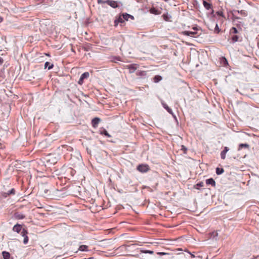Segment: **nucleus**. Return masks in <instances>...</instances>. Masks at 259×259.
Listing matches in <instances>:
<instances>
[{"label":"nucleus","instance_id":"nucleus-1","mask_svg":"<svg viewBox=\"0 0 259 259\" xmlns=\"http://www.w3.org/2000/svg\"><path fill=\"white\" fill-rule=\"evenodd\" d=\"M137 170L141 172H146L149 170V165L147 164H139L137 168Z\"/></svg>","mask_w":259,"mask_h":259},{"label":"nucleus","instance_id":"nucleus-24","mask_svg":"<svg viewBox=\"0 0 259 259\" xmlns=\"http://www.w3.org/2000/svg\"><path fill=\"white\" fill-rule=\"evenodd\" d=\"M238 13H240L242 16H243L244 17H246L247 15V12L243 10L238 11Z\"/></svg>","mask_w":259,"mask_h":259},{"label":"nucleus","instance_id":"nucleus-36","mask_svg":"<svg viewBox=\"0 0 259 259\" xmlns=\"http://www.w3.org/2000/svg\"><path fill=\"white\" fill-rule=\"evenodd\" d=\"M196 29H197V28H196V27H193V30H195Z\"/></svg>","mask_w":259,"mask_h":259},{"label":"nucleus","instance_id":"nucleus-34","mask_svg":"<svg viewBox=\"0 0 259 259\" xmlns=\"http://www.w3.org/2000/svg\"><path fill=\"white\" fill-rule=\"evenodd\" d=\"M157 254H160V255H164V254H166V253H164V252H158Z\"/></svg>","mask_w":259,"mask_h":259},{"label":"nucleus","instance_id":"nucleus-29","mask_svg":"<svg viewBox=\"0 0 259 259\" xmlns=\"http://www.w3.org/2000/svg\"><path fill=\"white\" fill-rule=\"evenodd\" d=\"M217 13L218 16H220L223 17H224V16L223 15V12L222 11H218V12H217Z\"/></svg>","mask_w":259,"mask_h":259},{"label":"nucleus","instance_id":"nucleus-10","mask_svg":"<svg viewBox=\"0 0 259 259\" xmlns=\"http://www.w3.org/2000/svg\"><path fill=\"white\" fill-rule=\"evenodd\" d=\"M100 121V118L96 117L92 119V124L94 127H96Z\"/></svg>","mask_w":259,"mask_h":259},{"label":"nucleus","instance_id":"nucleus-15","mask_svg":"<svg viewBox=\"0 0 259 259\" xmlns=\"http://www.w3.org/2000/svg\"><path fill=\"white\" fill-rule=\"evenodd\" d=\"M162 17L165 21H170V19L171 18V16H169L167 13L163 14L162 15Z\"/></svg>","mask_w":259,"mask_h":259},{"label":"nucleus","instance_id":"nucleus-5","mask_svg":"<svg viewBox=\"0 0 259 259\" xmlns=\"http://www.w3.org/2000/svg\"><path fill=\"white\" fill-rule=\"evenodd\" d=\"M15 190L14 188H12L11 190L9 191L8 192H1V195L5 198H6L7 196H9L11 194H15Z\"/></svg>","mask_w":259,"mask_h":259},{"label":"nucleus","instance_id":"nucleus-22","mask_svg":"<svg viewBox=\"0 0 259 259\" xmlns=\"http://www.w3.org/2000/svg\"><path fill=\"white\" fill-rule=\"evenodd\" d=\"M243 148H249V145H248L247 144H240L239 145V150H240Z\"/></svg>","mask_w":259,"mask_h":259},{"label":"nucleus","instance_id":"nucleus-8","mask_svg":"<svg viewBox=\"0 0 259 259\" xmlns=\"http://www.w3.org/2000/svg\"><path fill=\"white\" fill-rule=\"evenodd\" d=\"M149 12L150 13L154 14V15H159L161 13V12L160 10H159L153 7H152L150 9Z\"/></svg>","mask_w":259,"mask_h":259},{"label":"nucleus","instance_id":"nucleus-12","mask_svg":"<svg viewBox=\"0 0 259 259\" xmlns=\"http://www.w3.org/2000/svg\"><path fill=\"white\" fill-rule=\"evenodd\" d=\"M207 185H211L212 187L215 186V182L212 178H210L206 180Z\"/></svg>","mask_w":259,"mask_h":259},{"label":"nucleus","instance_id":"nucleus-32","mask_svg":"<svg viewBox=\"0 0 259 259\" xmlns=\"http://www.w3.org/2000/svg\"><path fill=\"white\" fill-rule=\"evenodd\" d=\"M145 253H150V254H153V251H151V250H146L145 251H144Z\"/></svg>","mask_w":259,"mask_h":259},{"label":"nucleus","instance_id":"nucleus-27","mask_svg":"<svg viewBox=\"0 0 259 259\" xmlns=\"http://www.w3.org/2000/svg\"><path fill=\"white\" fill-rule=\"evenodd\" d=\"M230 31H231V33H235V34H236V33H238V30H237V29L235 27H232Z\"/></svg>","mask_w":259,"mask_h":259},{"label":"nucleus","instance_id":"nucleus-18","mask_svg":"<svg viewBox=\"0 0 259 259\" xmlns=\"http://www.w3.org/2000/svg\"><path fill=\"white\" fill-rule=\"evenodd\" d=\"M162 105L164 109H165L169 113L171 114H173L172 109L170 108L166 104L163 103Z\"/></svg>","mask_w":259,"mask_h":259},{"label":"nucleus","instance_id":"nucleus-37","mask_svg":"<svg viewBox=\"0 0 259 259\" xmlns=\"http://www.w3.org/2000/svg\"><path fill=\"white\" fill-rule=\"evenodd\" d=\"M165 2H168L169 0H164Z\"/></svg>","mask_w":259,"mask_h":259},{"label":"nucleus","instance_id":"nucleus-7","mask_svg":"<svg viewBox=\"0 0 259 259\" xmlns=\"http://www.w3.org/2000/svg\"><path fill=\"white\" fill-rule=\"evenodd\" d=\"M106 3L113 8H116L118 7V5L116 1H111V0H107V1H106Z\"/></svg>","mask_w":259,"mask_h":259},{"label":"nucleus","instance_id":"nucleus-21","mask_svg":"<svg viewBox=\"0 0 259 259\" xmlns=\"http://www.w3.org/2000/svg\"><path fill=\"white\" fill-rule=\"evenodd\" d=\"M224 171V170L223 168H220L219 167H217L216 168V173L217 175H221L223 174Z\"/></svg>","mask_w":259,"mask_h":259},{"label":"nucleus","instance_id":"nucleus-19","mask_svg":"<svg viewBox=\"0 0 259 259\" xmlns=\"http://www.w3.org/2000/svg\"><path fill=\"white\" fill-rule=\"evenodd\" d=\"M203 4L204 7L207 9L209 10L211 8V5L206 2L205 1H203Z\"/></svg>","mask_w":259,"mask_h":259},{"label":"nucleus","instance_id":"nucleus-38","mask_svg":"<svg viewBox=\"0 0 259 259\" xmlns=\"http://www.w3.org/2000/svg\"><path fill=\"white\" fill-rule=\"evenodd\" d=\"M117 60H118V61H120L119 57L117 58Z\"/></svg>","mask_w":259,"mask_h":259},{"label":"nucleus","instance_id":"nucleus-9","mask_svg":"<svg viewBox=\"0 0 259 259\" xmlns=\"http://www.w3.org/2000/svg\"><path fill=\"white\" fill-rule=\"evenodd\" d=\"M14 217L18 220H22L25 218V215L21 213L16 212L14 213Z\"/></svg>","mask_w":259,"mask_h":259},{"label":"nucleus","instance_id":"nucleus-6","mask_svg":"<svg viewBox=\"0 0 259 259\" xmlns=\"http://www.w3.org/2000/svg\"><path fill=\"white\" fill-rule=\"evenodd\" d=\"M22 225L17 224L13 227V231L18 233H21L22 231Z\"/></svg>","mask_w":259,"mask_h":259},{"label":"nucleus","instance_id":"nucleus-33","mask_svg":"<svg viewBox=\"0 0 259 259\" xmlns=\"http://www.w3.org/2000/svg\"><path fill=\"white\" fill-rule=\"evenodd\" d=\"M4 62V60L2 58L0 57V64H2Z\"/></svg>","mask_w":259,"mask_h":259},{"label":"nucleus","instance_id":"nucleus-16","mask_svg":"<svg viewBox=\"0 0 259 259\" xmlns=\"http://www.w3.org/2000/svg\"><path fill=\"white\" fill-rule=\"evenodd\" d=\"M78 250L81 251H87L88 250V246L85 245H80Z\"/></svg>","mask_w":259,"mask_h":259},{"label":"nucleus","instance_id":"nucleus-4","mask_svg":"<svg viewBox=\"0 0 259 259\" xmlns=\"http://www.w3.org/2000/svg\"><path fill=\"white\" fill-rule=\"evenodd\" d=\"M182 33L185 35L190 36L193 37H196L198 36L197 33L195 31H183Z\"/></svg>","mask_w":259,"mask_h":259},{"label":"nucleus","instance_id":"nucleus-26","mask_svg":"<svg viewBox=\"0 0 259 259\" xmlns=\"http://www.w3.org/2000/svg\"><path fill=\"white\" fill-rule=\"evenodd\" d=\"M232 40L233 42H235L238 40V36L237 35H233L232 37Z\"/></svg>","mask_w":259,"mask_h":259},{"label":"nucleus","instance_id":"nucleus-30","mask_svg":"<svg viewBox=\"0 0 259 259\" xmlns=\"http://www.w3.org/2000/svg\"><path fill=\"white\" fill-rule=\"evenodd\" d=\"M97 2L98 4L106 3V1H103V0H97Z\"/></svg>","mask_w":259,"mask_h":259},{"label":"nucleus","instance_id":"nucleus-35","mask_svg":"<svg viewBox=\"0 0 259 259\" xmlns=\"http://www.w3.org/2000/svg\"><path fill=\"white\" fill-rule=\"evenodd\" d=\"M3 21V17H1L0 16V23L2 22Z\"/></svg>","mask_w":259,"mask_h":259},{"label":"nucleus","instance_id":"nucleus-31","mask_svg":"<svg viewBox=\"0 0 259 259\" xmlns=\"http://www.w3.org/2000/svg\"><path fill=\"white\" fill-rule=\"evenodd\" d=\"M222 60L224 63H227V60L225 57H222Z\"/></svg>","mask_w":259,"mask_h":259},{"label":"nucleus","instance_id":"nucleus-2","mask_svg":"<svg viewBox=\"0 0 259 259\" xmlns=\"http://www.w3.org/2000/svg\"><path fill=\"white\" fill-rule=\"evenodd\" d=\"M28 232L26 229L23 228L22 232H21V235L24 237L23 243L26 244L28 242V237L27 236Z\"/></svg>","mask_w":259,"mask_h":259},{"label":"nucleus","instance_id":"nucleus-13","mask_svg":"<svg viewBox=\"0 0 259 259\" xmlns=\"http://www.w3.org/2000/svg\"><path fill=\"white\" fill-rule=\"evenodd\" d=\"M100 134L101 135H104V136H105L106 137H107L108 138L111 137V136L104 128H103L102 130L100 131Z\"/></svg>","mask_w":259,"mask_h":259},{"label":"nucleus","instance_id":"nucleus-25","mask_svg":"<svg viewBox=\"0 0 259 259\" xmlns=\"http://www.w3.org/2000/svg\"><path fill=\"white\" fill-rule=\"evenodd\" d=\"M161 76H158V75H156L154 78V81L155 82H157L159 81H160L161 80Z\"/></svg>","mask_w":259,"mask_h":259},{"label":"nucleus","instance_id":"nucleus-3","mask_svg":"<svg viewBox=\"0 0 259 259\" xmlns=\"http://www.w3.org/2000/svg\"><path fill=\"white\" fill-rule=\"evenodd\" d=\"M89 77V73L88 72H84L81 74L78 81V83L80 85L82 84L83 83V80L84 79H87Z\"/></svg>","mask_w":259,"mask_h":259},{"label":"nucleus","instance_id":"nucleus-23","mask_svg":"<svg viewBox=\"0 0 259 259\" xmlns=\"http://www.w3.org/2000/svg\"><path fill=\"white\" fill-rule=\"evenodd\" d=\"M204 186V184L202 182H200L198 183H197L196 185L194 186V188L195 189H198L199 187H201Z\"/></svg>","mask_w":259,"mask_h":259},{"label":"nucleus","instance_id":"nucleus-14","mask_svg":"<svg viewBox=\"0 0 259 259\" xmlns=\"http://www.w3.org/2000/svg\"><path fill=\"white\" fill-rule=\"evenodd\" d=\"M128 68L130 70V72H133L137 69V67L136 64H131L127 66Z\"/></svg>","mask_w":259,"mask_h":259},{"label":"nucleus","instance_id":"nucleus-17","mask_svg":"<svg viewBox=\"0 0 259 259\" xmlns=\"http://www.w3.org/2000/svg\"><path fill=\"white\" fill-rule=\"evenodd\" d=\"M2 254H3V256L4 259H9L10 258V254L9 253V252L4 251H3Z\"/></svg>","mask_w":259,"mask_h":259},{"label":"nucleus","instance_id":"nucleus-20","mask_svg":"<svg viewBox=\"0 0 259 259\" xmlns=\"http://www.w3.org/2000/svg\"><path fill=\"white\" fill-rule=\"evenodd\" d=\"M54 67V65L53 64H50L49 62H46L45 64V68H46L48 67L49 70L52 69Z\"/></svg>","mask_w":259,"mask_h":259},{"label":"nucleus","instance_id":"nucleus-11","mask_svg":"<svg viewBox=\"0 0 259 259\" xmlns=\"http://www.w3.org/2000/svg\"><path fill=\"white\" fill-rule=\"evenodd\" d=\"M229 148L225 147L224 150L221 153V157L222 159H225L226 158V154L229 151Z\"/></svg>","mask_w":259,"mask_h":259},{"label":"nucleus","instance_id":"nucleus-28","mask_svg":"<svg viewBox=\"0 0 259 259\" xmlns=\"http://www.w3.org/2000/svg\"><path fill=\"white\" fill-rule=\"evenodd\" d=\"M214 31L215 32H217V33H218L220 31V30L219 28V26H218V25L217 24H215V28H214Z\"/></svg>","mask_w":259,"mask_h":259}]
</instances>
